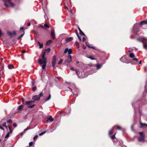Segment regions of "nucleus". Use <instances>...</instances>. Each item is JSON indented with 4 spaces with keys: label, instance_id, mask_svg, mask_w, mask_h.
<instances>
[{
    "label": "nucleus",
    "instance_id": "423d86ee",
    "mask_svg": "<svg viewBox=\"0 0 147 147\" xmlns=\"http://www.w3.org/2000/svg\"><path fill=\"white\" fill-rule=\"evenodd\" d=\"M56 62V58L55 56H54L52 58V65L54 69H55V64Z\"/></svg>",
    "mask_w": 147,
    "mask_h": 147
},
{
    "label": "nucleus",
    "instance_id": "6ab92c4d",
    "mask_svg": "<svg viewBox=\"0 0 147 147\" xmlns=\"http://www.w3.org/2000/svg\"><path fill=\"white\" fill-rule=\"evenodd\" d=\"M138 140L140 142H144V137H141L138 138Z\"/></svg>",
    "mask_w": 147,
    "mask_h": 147
},
{
    "label": "nucleus",
    "instance_id": "4468645a",
    "mask_svg": "<svg viewBox=\"0 0 147 147\" xmlns=\"http://www.w3.org/2000/svg\"><path fill=\"white\" fill-rule=\"evenodd\" d=\"M147 24V20H143L140 23V25H142L144 24Z\"/></svg>",
    "mask_w": 147,
    "mask_h": 147
},
{
    "label": "nucleus",
    "instance_id": "a211bd4d",
    "mask_svg": "<svg viewBox=\"0 0 147 147\" xmlns=\"http://www.w3.org/2000/svg\"><path fill=\"white\" fill-rule=\"evenodd\" d=\"M86 45L88 46V47L90 48H92L94 50H96V49L94 48L92 46H90L89 45V44L88 43V42H86Z\"/></svg>",
    "mask_w": 147,
    "mask_h": 147
},
{
    "label": "nucleus",
    "instance_id": "c9c22d12",
    "mask_svg": "<svg viewBox=\"0 0 147 147\" xmlns=\"http://www.w3.org/2000/svg\"><path fill=\"white\" fill-rule=\"evenodd\" d=\"M7 123H11L12 122V120L11 119H9L7 120Z\"/></svg>",
    "mask_w": 147,
    "mask_h": 147
},
{
    "label": "nucleus",
    "instance_id": "c756f323",
    "mask_svg": "<svg viewBox=\"0 0 147 147\" xmlns=\"http://www.w3.org/2000/svg\"><path fill=\"white\" fill-rule=\"evenodd\" d=\"M11 134V133H9V132H8L7 134L5 136V138H8L9 137V134Z\"/></svg>",
    "mask_w": 147,
    "mask_h": 147
},
{
    "label": "nucleus",
    "instance_id": "9d476101",
    "mask_svg": "<svg viewBox=\"0 0 147 147\" xmlns=\"http://www.w3.org/2000/svg\"><path fill=\"white\" fill-rule=\"evenodd\" d=\"M54 120V119L52 118L51 116H50L47 119L46 123H48L49 122H51Z\"/></svg>",
    "mask_w": 147,
    "mask_h": 147
},
{
    "label": "nucleus",
    "instance_id": "69168bd1",
    "mask_svg": "<svg viewBox=\"0 0 147 147\" xmlns=\"http://www.w3.org/2000/svg\"><path fill=\"white\" fill-rule=\"evenodd\" d=\"M26 52V51L25 50H23L22 51V53H25Z\"/></svg>",
    "mask_w": 147,
    "mask_h": 147
},
{
    "label": "nucleus",
    "instance_id": "2f4dec72",
    "mask_svg": "<svg viewBox=\"0 0 147 147\" xmlns=\"http://www.w3.org/2000/svg\"><path fill=\"white\" fill-rule=\"evenodd\" d=\"M46 131H43L41 133H40L39 134V135L40 136H42L44 134L46 133Z\"/></svg>",
    "mask_w": 147,
    "mask_h": 147
},
{
    "label": "nucleus",
    "instance_id": "bb28decb",
    "mask_svg": "<svg viewBox=\"0 0 147 147\" xmlns=\"http://www.w3.org/2000/svg\"><path fill=\"white\" fill-rule=\"evenodd\" d=\"M115 127H116V129L118 130H121V128L120 126L117 125L115 126Z\"/></svg>",
    "mask_w": 147,
    "mask_h": 147
},
{
    "label": "nucleus",
    "instance_id": "3c124183",
    "mask_svg": "<svg viewBox=\"0 0 147 147\" xmlns=\"http://www.w3.org/2000/svg\"><path fill=\"white\" fill-rule=\"evenodd\" d=\"M13 126L14 127H16L17 126V124L16 123H14L13 124Z\"/></svg>",
    "mask_w": 147,
    "mask_h": 147
},
{
    "label": "nucleus",
    "instance_id": "20e7f679",
    "mask_svg": "<svg viewBox=\"0 0 147 147\" xmlns=\"http://www.w3.org/2000/svg\"><path fill=\"white\" fill-rule=\"evenodd\" d=\"M34 103V101L30 100L26 101L25 105L27 106L28 108H32L35 105Z\"/></svg>",
    "mask_w": 147,
    "mask_h": 147
},
{
    "label": "nucleus",
    "instance_id": "aec40b11",
    "mask_svg": "<svg viewBox=\"0 0 147 147\" xmlns=\"http://www.w3.org/2000/svg\"><path fill=\"white\" fill-rule=\"evenodd\" d=\"M8 127L9 130V131H10L9 132V133H12V132H13V130L12 129V127L11 125H10V126H9L8 127Z\"/></svg>",
    "mask_w": 147,
    "mask_h": 147
},
{
    "label": "nucleus",
    "instance_id": "e2e57ef3",
    "mask_svg": "<svg viewBox=\"0 0 147 147\" xmlns=\"http://www.w3.org/2000/svg\"><path fill=\"white\" fill-rule=\"evenodd\" d=\"M24 29V27H21V28H20V31H21L22 30H23Z\"/></svg>",
    "mask_w": 147,
    "mask_h": 147
},
{
    "label": "nucleus",
    "instance_id": "e433bc0d",
    "mask_svg": "<svg viewBox=\"0 0 147 147\" xmlns=\"http://www.w3.org/2000/svg\"><path fill=\"white\" fill-rule=\"evenodd\" d=\"M68 48H66L65 51H64V53H65V54H66V53H67V52H68Z\"/></svg>",
    "mask_w": 147,
    "mask_h": 147
},
{
    "label": "nucleus",
    "instance_id": "603ef678",
    "mask_svg": "<svg viewBox=\"0 0 147 147\" xmlns=\"http://www.w3.org/2000/svg\"><path fill=\"white\" fill-rule=\"evenodd\" d=\"M36 86H35L34 87L32 88V89L34 91L36 90Z\"/></svg>",
    "mask_w": 147,
    "mask_h": 147
},
{
    "label": "nucleus",
    "instance_id": "f257e3e1",
    "mask_svg": "<svg viewBox=\"0 0 147 147\" xmlns=\"http://www.w3.org/2000/svg\"><path fill=\"white\" fill-rule=\"evenodd\" d=\"M44 55H42V59H39L38 60V62L40 65L42 67L43 70L45 69V68L47 65V59L45 58Z\"/></svg>",
    "mask_w": 147,
    "mask_h": 147
},
{
    "label": "nucleus",
    "instance_id": "2eb2a0df",
    "mask_svg": "<svg viewBox=\"0 0 147 147\" xmlns=\"http://www.w3.org/2000/svg\"><path fill=\"white\" fill-rule=\"evenodd\" d=\"M78 29L80 32V34L82 36H85V34L82 32L79 27L78 28Z\"/></svg>",
    "mask_w": 147,
    "mask_h": 147
},
{
    "label": "nucleus",
    "instance_id": "4c0bfd02",
    "mask_svg": "<svg viewBox=\"0 0 147 147\" xmlns=\"http://www.w3.org/2000/svg\"><path fill=\"white\" fill-rule=\"evenodd\" d=\"M24 34V33L22 34H21L19 37L18 38V39H19L20 38H22Z\"/></svg>",
    "mask_w": 147,
    "mask_h": 147
},
{
    "label": "nucleus",
    "instance_id": "0eeeda50",
    "mask_svg": "<svg viewBox=\"0 0 147 147\" xmlns=\"http://www.w3.org/2000/svg\"><path fill=\"white\" fill-rule=\"evenodd\" d=\"M72 61V56L70 55H68L65 61V63H69L70 62Z\"/></svg>",
    "mask_w": 147,
    "mask_h": 147
},
{
    "label": "nucleus",
    "instance_id": "f03ea898",
    "mask_svg": "<svg viewBox=\"0 0 147 147\" xmlns=\"http://www.w3.org/2000/svg\"><path fill=\"white\" fill-rule=\"evenodd\" d=\"M5 6L7 7H14L15 5L11 0H3Z\"/></svg>",
    "mask_w": 147,
    "mask_h": 147
},
{
    "label": "nucleus",
    "instance_id": "f8f14e48",
    "mask_svg": "<svg viewBox=\"0 0 147 147\" xmlns=\"http://www.w3.org/2000/svg\"><path fill=\"white\" fill-rule=\"evenodd\" d=\"M140 127L145 128L147 127V124L141 123H140Z\"/></svg>",
    "mask_w": 147,
    "mask_h": 147
},
{
    "label": "nucleus",
    "instance_id": "6e6552de",
    "mask_svg": "<svg viewBox=\"0 0 147 147\" xmlns=\"http://www.w3.org/2000/svg\"><path fill=\"white\" fill-rule=\"evenodd\" d=\"M7 34L9 36L10 38H12L13 37V35L15 36L16 35V32L15 31H13V33L10 32H7Z\"/></svg>",
    "mask_w": 147,
    "mask_h": 147
},
{
    "label": "nucleus",
    "instance_id": "a19ab883",
    "mask_svg": "<svg viewBox=\"0 0 147 147\" xmlns=\"http://www.w3.org/2000/svg\"><path fill=\"white\" fill-rule=\"evenodd\" d=\"M142 42L144 41L147 40V39L145 37H143L142 38Z\"/></svg>",
    "mask_w": 147,
    "mask_h": 147
},
{
    "label": "nucleus",
    "instance_id": "a18cd8bd",
    "mask_svg": "<svg viewBox=\"0 0 147 147\" xmlns=\"http://www.w3.org/2000/svg\"><path fill=\"white\" fill-rule=\"evenodd\" d=\"M50 48H48L47 49H46L45 50V51L46 52H49L50 51Z\"/></svg>",
    "mask_w": 147,
    "mask_h": 147
},
{
    "label": "nucleus",
    "instance_id": "09e8293b",
    "mask_svg": "<svg viewBox=\"0 0 147 147\" xmlns=\"http://www.w3.org/2000/svg\"><path fill=\"white\" fill-rule=\"evenodd\" d=\"M33 144V142H30L29 143V145L30 146H32Z\"/></svg>",
    "mask_w": 147,
    "mask_h": 147
},
{
    "label": "nucleus",
    "instance_id": "9b49d317",
    "mask_svg": "<svg viewBox=\"0 0 147 147\" xmlns=\"http://www.w3.org/2000/svg\"><path fill=\"white\" fill-rule=\"evenodd\" d=\"M51 34L52 39H53L55 37V34L54 31H51Z\"/></svg>",
    "mask_w": 147,
    "mask_h": 147
},
{
    "label": "nucleus",
    "instance_id": "4be33fe9",
    "mask_svg": "<svg viewBox=\"0 0 147 147\" xmlns=\"http://www.w3.org/2000/svg\"><path fill=\"white\" fill-rule=\"evenodd\" d=\"M119 143H120L119 146H121V147H126V146H125L123 144L122 141H120Z\"/></svg>",
    "mask_w": 147,
    "mask_h": 147
},
{
    "label": "nucleus",
    "instance_id": "72a5a7b5",
    "mask_svg": "<svg viewBox=\"0 0 147 147\" xmlns=\"http://www.w3.org/2000/svg\"><path fill=\"white\" fill-rule=\"evenodd\" d=\"M115 134H114L113 135L111 136V137L112 139H114L115 138Z\"/></svg>",
    "mask_w": 147,
    "mask_h": 147
},
{
    "label": "nucleus",
    "instance_id": "0e129e2a",
    "mask_svg": "<svg viewBox=\"0 0 147 147\" xmlns=\"http://www.w3.org/2000/svg\"><path fill=\"white\" fill-rule=\"evenodd\" d=\"M32 84L33 86L34 85V82L33 81H32Z\"/></svg>",
    "mask_w": 147,
    "mask_h": 147
},
{
    "label": "nucleus",
    "instance_id": "338daca9",
    "mask_svg": "<svg viewBox=\"0 0 147 147\" xmlns=\"http://www.w3.org/2000/svg\"><path fill=\"white\" fill-rule=\"evenodd\" d=\"M40 27H42L43 28H44V26H43V25H41L40 26Z\"/></svg>",
    "mask_w": 147,
    "mask_h": 147
},
{
    "label": "nucleus",
    "instance_id": "412c9836",
    "mask_svg": "<svg viewBox=\"0 0 147 147\" xmlns=\"http://www.w3.org/2000/svg\"><path fill=\"white\" fill-rule=\"evenodd\" d=\"M102 64H97L96 65V67L97 69H98L100 68Z\"/></svg>",
    "mask_w": 147,
    "mask_h": 147
},
{
    "label": "nucleus",
    "instance_id": "6e6d98bb",
    "mask_svg": "<svg viewBox=\"0 0 147 147\" xmlns=\"http://www.w3.org/2000/svg\"><path fill=\"white\" fill-rule=\"evenodd\" d=\"M137 40L139 41H140L141 42H142V39L141 40L139 38H137Z\"/></svg>",
    "mask_w": 147,
    "mask_h": 147
},
{
    "label": "nucleus",
    "instance_id": "ea45409f",
    "mask_svg": "<svg viewBox=\"0 0 147 147\" xmlns=\"http://www.w3.org/2000/svg\"><path fill=\"white\" fill-rule=\"evenodd\" d=\"M63 61V60L62 59H61L60 60V61L58 62V64H61L62 63V62Z\"/></svg>",
    "mask_w": 147,
    "mask_h": 147
},
{
    "label": "nucleus",
    "instance_id": "cd10ccee",
    "mask_svg": "<svg viewBox=\"0 0 147 147\" xmlns=\"http://www.w3.org/2000/svg\"><path fill=\"white\" fill-rule=\"evenodd\" d=\"M51 98V94H49L48 97V98H47L46 99L45 101H47L49 100Z\"/></svg>",
    "mask_w": 147,
    "mask_h": 147
},
{
    "label": "nucleus",
    "instance_id": "f704fd0d",
    "mask_svg": "<svg viewBox=\"0 0 147 147\" xmlns=\"http://www.w3.org/2000/svg\"><path fill=\"white\" fill-rule=\"evenodd\" d=\"M143 48L145 49H147V45L145 44H143Z\"/></svg>",
    "mask_w": 147,
    "mask_h": 147
},
{
    "label": "nucleus",
    "instance_id": "8fccbe9b",
    "mask_svg": "<svg viewBox=\"0 0 147 147\" xmlns=\"http://www.w3.org/2000/svg\"><path fill=\"white\" fill-rule=\"evenodd\" d=\"M38 135H35L34 137L33 138V139L34 140H35V139L38 138Z\"/></svg>",
    "mask_w": 147,
    "mask_h": 147
},
{
    "label": "nucleus",
    "instance_id": "de8ad7c7",
    "mask_svg": "<svg viewBox=\"0 0 147 147\" xmlns=\"http://www.w3.org/2000/svg\"><path fill=\"white\" fill-rule=\"evenodd\" d=\"M132 106L133 107H134V113L135 114V113H136V109H135V108L134 107V103H132Z\"/></svg>",
    "mask_w": 147,
    "mask_h": 147
},
{
    "label": "nucleus",
    "instance_id": "5701e85b",
    "mask_svg": "<svg viewBox=\"0 0 147 147\" xmlns=\"http://www.w3.org/2000/svg\"><path fill=\"white\" fill-rule=\"evenodd\" d=\"M52 41L51 40H49L46 43V45H49L52 42Z\"/></svg>",
    "mask_w": 147,
    "mask_h": 147
},
{
    "label": "nucleus",
    "instance_id": "473e14b6",
    "mask_svg": "<svg viewBox=\"0 0 147 147\" xmlns=\"http://www.w3.org/2000/svg\"><path fill=\"white\" fill-rule=\"evenodd\" d=\"M139 134H140L141 137H144V135L143 134L142 132H140L139 133Z\"/></svg>",
    "mask_w": 147,
    "mask_h": 147
},
{
    "label": "nucleus",
    "instance_id": "58836bf2",
    "mask_svg": "<svg viewBox=\"0 0 147 147\" xmlns=\"http://www.w3.org/2000/svg\"><path fill=\"white\" fill-rule=\"evenodd\" d=\"M49 28V26L47 24H44V28Z\"/></svg>",
    "mask_w": 147,
    "mask_h": 147
},
{
    "label": "nucleus",
    "instance_id": "680f3d73",
    "mask_svg": "<svg viewBox=\"0 0 147 147\" xmlns=\"http://www.w3.org/2000/svg\"><path fill=\"white\" fill-rule=\"evenodd\" d=\"M24 134V133L23 132H22L20 133V135L21 136H22Z\"/></svg>",
    "mask_w": 147,
    "mask_h": 147
},
{
    "label": "nucleus",
    "instance_id": "1a4fd4ad",
    "mask_svg": "<svg viewBox=\"0 0 147 147\" xmlns=\"http://www.w3.org/2000/svg\"><path fill=\"white\" fill-rule=\"evenodd\" d=\"M127 58L125 56H123L120 59V60L122 62L125 63L127 60Z\"/></svg>",
    "mask_w": 147,
    "mask_h": 147
},
{
    "label": "nucleus",
    "instance_id": "7ed1b4c3",
    "mask_svg": "<svg viewBox=\"0 0 147 147\" xmlns=\"http://www.w3.org/2000/svg\"><path fill=\"white\" fill-rule=\"evenodd\" d=\"M140 24H139L138 23L134 24L132 30V32L133 33L137 34L140 31Z\"/></svg>",
    "mask_w": 147,
    "mask_h": 147
},
{
    "label": "nucleus",
    "instance_id": "37998d69",
    "mask_svg": "<svg viewBox=\"0 0 147 147\" xmlns=\"http://www.w3.org/2000/svg\"><path fill=\"white\" fill-rule=\"evenodd\" d=\"M88 58L90 59L91 60H94V59H95V58H93V57H92L91 56L88 57Z\"/></svg>",
    "mask_w": 147,
    "mask_h": 147
},
{
    "label": "nucleus",
    "instance_id": "39448f33",
    "mask_svg": "<svg viewBox=\"0 0 147 147\" xmlns=\"http://www.w3.org/2000/svg\"><path fill=\"white\" fill-rule=\"evenodd\" d=\"M43 95V93L42 92H41L39 95H36L32 97V99L34 100L33 101H34L36 100H39L40 98V97L42 96Z\"/></svg>",
    "mask_w": 147,
    "mask_h": 147
},
{
    "label": "nucleus",
    "instance_id": "c03bdc74",
    "mask_svg": "<svg viewBox=\"0 0 147 147\" xmlns=\"http://www.w3.org/2000/svg\"><path fill=\"white\" fill-rule=\"evenodd\" d=\"M145 90H146L147 92V82H146V85L145 86Z\"/></svg>",
    "mask_w": 147,
    "mask_h": 147
},
{
    "label": "nucleus",
    "instance_id": "f3484780",
    "mask_svg": "<svg viewBox=\"0 0 147 147\" xmlns=\"http://www.w3.org/2000/svg\"><path fill=\"white\" fill-rule=\"evenodd\" d=\"M8 68L9 69H11L14 68V66L11 64H10L8 65Z\"/></svg>",
    "mask_w": 147,
    "mask_h": 147
},
{
    "label": "nucleus",
    "instance_id": "774afa93",
    "mask_svg": "<svg viewBox=\"0 0 147 147\" xmlns=\"http://www.w3.org/2000/svg\"><path fill=\"white\" fill-rule=\"evenodd\" d=\"M141 63H142V61H141V60H140V62H139V63H138V65H139L140 64H141Z\"/></svg>",
    "mask_w": 147,
    "mask_h": 147
},
{
    "label": "nucleus",
    "instance_id": "393cba45",
    "mask_svg": "<svg viewBox=\"0 0 147 147\" xmlns=\"http://www.w3.org/2000/svg\"><path fill=\"white\" fill-rule=\"evenodd\" d=\"M75 71L76 72V74L78 76V77L79 78H81L79 76V74H80V72L79 71H78L77 70V69H75Z\"/></svg>",
    "mask_w": 147,
    "mask_h": 147
},
{
    "label": "nucleus",
    "instance_id": "49530a36",
    "mask_svg": "<svg viewBox=\"0 0 147 147\" xmlns=\"http://www.w3.org/2000/svg\"><path fill=\"white\" fill-rule=\"evenodd\" d=\"M113 133V131L111 130H110L109 131V134L111 135Z\"/></svg>",
    "mask_w": 147,
    "mask_h": 147
},
{
    "label": "nucleus",
    "instance_id": "5fc2aeb1",
    "mask_svg": "<svg viewBox=\"0 0 147 147\" xmlns=\"http://www.w3.org/2000/svg\"><path fill=\"white\" fill-rule=\"evenodd\" d=\"M74 69V68L73 67H72L71 68V70H73V71H75V69Z\"/></svg>",
    "mask_w": 147,
    "mask_h": 147
},
{
    "label": "nucleus",
    "instance_id": "4d7b16f0",
    "mask_svg": "<svg viewBox=\"0 0 147 147\" xmlns=\"http://www.w3.org/2000/svg\"><path fill=\"white\" fill-rule=\"evenodd\" d=\"M86 40V38L84 37H83L82 38V41L83 42H84Z\"/></svg>",
    "mask_w": 147,
    "mask_h": 147
},
{
    "label": "nucleus",
    "instance_id": "864d4df0",
    "mask_svg": "<svg viewBox=\"0 0 147 147\" xmlns=\"http://www.w3.org/2000/svg\"><path fill=\"white\" fill-rule=\"evenodd\" d=\"M133 60H134L135 61H136V62H137L138 61V59L137 58H134L133 59Z\"/></svg>",
    "mask_w": 147,
    "mask_h": 147
},
{
    "label": "nucleus",
    "instance_id": "b1692460",
    "mask_svg": "<svg viewBox=\"0 0 147 147\" xmlns=\"http://www.w3.org/2000/svg\"><path fill=\"white\" fill-rule=\"evenodd\" d=\"M38 43L39 46V48L41 49L43 47V45L42 43H40L39 42H38Z\"/></svg>",
    "mask_w": 147,
    "mask_h": 147
},
{
    "label": "nucleus",
    "instance_id": "a878e982",
    "mask_svg": "<svg viewBox=\"0 0 147 147\" xmlns=\"http://www.w3.org/2000/svg\"><path fill=\"white\" fill-rule=\"evenodd\" d=\"M129 56L131 58H133L135 57L133 53H130L129 54Z\"/></svg>",
    "mask_w": 147,
    "mask_h": 147
},
{
    "label": "nucleus",
    "instance_id": "bf43d9fd",
    "mask_svg": "<svg viewBox=\"0 0 147 147\" xmlns=\"http://www.w3.org/2000/svg\"><path fill=\"white\" fill-rule=\"evenodd\" d=\"M0 128L1 129L3 130V131H4L5 129H4V128L3 127H2L0 126Z\"/></svg>",
    "mask_w": 147,
    "mask_h": 147
},
{
    "label": "nucleus",
    "instance_id": "13d9d810",
    "mask_svg": "<svg viewBox=\"0 0 147 147\" xmlns=\"http://www.w3.org/2000/svg\"><path fill=\"white\" fill-rule=\"evenodd\" d=\"M76 45L77 47L79 46V43L77 41L76 42Z\"/></svg>",
    "mask_w": 147,
    "mask_h": 147
},
{
    "label": "nucleus",
    "instance_id": "dca6fc26",
    "mask_svg": "<svg viewBox=\"0 0 147 147\" xmlns=\"http://www.w3.org/2000/svg\"><path fill=\"white\" fill-rule=\"evenodd\" d=\"M23 108V105H21L18 106V110L19 111H21Z\"/></svg>",
    "mask_w": 147,
    "mask_h": 147
},
{
    "label": "nucleus",
    "instance_id": "052dcab7",
    "mask_svg": "<svg viewBox=\"0 0 147 147\" xmlns=\"http://www.w3.org/2000/svg\"><path fill=\"white\" fill-rule=\"evenodd\" d=\"M78 38L80 40V41H81L82 40H81V38H80V37L79 36H77Z\"/></svg>",
    "mask_w": 147,
    "mask_h": 147
},
{
    "label": "nucleus",
    "instance_id": "79ce46f5",
    "mask_svg": "<svg viewBox=\"0 0 147 147\" xmlns=\"http://www.w3.org/2000/svg\"><path fill=\"white\" fill-rule=\"evenodd\" d=\"M30 129V127H28L26 129H25L24 130V131H25L28 130Z\"/></svg>",
    "mask_w": 147,
    "mask_h": 147
},
{
    "label": "nucleus",
    "instance_id": "ddd939ff",
    "mask_svg": "<svg viewBox=\"0 0 147 147\" xmlns=\"http://www.w3.org/2000/svg\"><path fill=\"white\" fill-rule=\"evenodd\" d=\"M73 40V38L72 37H70L67 38L65 39V41L66 42H70Z\"/></svg>",
    "mask_w": 147,
    "mask_h": 147
},
{
    "label": "nucleus",
    "instance_id": "7c9ffc66",
    "mask_svg": "<svg viewBox=\"0 0 147 147\" xmlns=\"http://www.w3.org/2000/svg\"><path fill=\"white\" fill-rule=\"evenodd\" d=\"M68 54H70L72 53V51L71 49H68Z\"/></svg>",
    "mask_w": 147,
    "mask_h": 147
},
{
    "label": "nucleus",
    "instance_id": "c85d7f7f",
    "mask_svg": "<svg viewBox=\"0 0 147 147\" xmlns=\"http://www.w3.org/2000/svg\"><path fill=\"white\" fill-rule=\"evenodd\" d=\"M3 126L5 127L6 128H7L8 127L7 126V123L6 122H5L3 123Z\"/></svg>",
    "mask_w": 147,
    "mask_h": 147
}]
</instances>
